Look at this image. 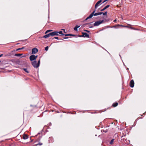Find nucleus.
I'll return each mask as SVG.
<instances>
[{
  "mask_svg": "<svg viewBox=\"0 0 146 146\" xmlns=\"http://www.w3.org/2000/svg\"><path fill=\"white\" fill-rule=\"evenodd\" d=\"M31 64L35 68H38L40 65V60L39 59L38 62L36 61H34L31 62Z\"/></svg>",
  "mask_w": 146,
  "mask_h": 146,
  "instance_id": "1",
  "label": "nucleus"
},
{
  "mask_svg": "<svg viewBox=\"0 0 146 146\" xmlns=\"http://www.w3.org/2000/svg\"><path fill=\"white\" fill-rule=\"evenodd\" d=\"M104 21V20H100L98 21L95 22L94 24V26H96L99 25L100 24H102Z\"/></svg>",
  "mask_w": 146,
  "mask_h": 146,
  "instance_id": "2",
  "label": "nucleus"
},
{
  "mask_svg": "<svg viewBox=\"0 0 146 146\" xmlns=\"http://www.w3.org/2000/svg\"><path fill=\"white\" fill-rule=\"evenodd\" d=\"M38 51V50L36 48H34L32 50V54H34L37 53Z\"/></svg>",
  "mask_w": 146,
  "mask_h": 146,
  "instance_id": "3",
  "label": "nucleus"
},
{
  "mask_svg": "<svg viewBox=\"0 0 146 146\" xmlns=\"http://www.w3.org/2000/svg\"><path fill=\"white\" fill-rule=\"evenodd\" d=\"M51 36H54L55 35L58 36L59 35L58 34L57 31H54L50 33Z\"/></svg>",
  "mask_w": 146,
  "mask_h": 146,
  "instance_id": "4",
  "label": "nucleus"
},
{
  "mask_svg": "<svg viewBox=\"0 0 146 146\" xmlns=\"http://www.w3.org/2000/svg\"><path fill=\"white\" fill-rule=\"evenodd\" d=\"M82 34L83 35V37H87V38H89V35L86 33L82 32Z\"/></svg>",
  "mask_w": 146,
  "mask_h": 146,
  "instance_id": "5",
  "label": "nucleus"
},
{
  "mask_svg": "<svg viewBox=\"0 0 146 146\" xmlns=\"http://www.w3.org/2000/svg\"><path fill=\"white\" fill-rule=\"evenodd\" d=\"M102 2V0H100L98 1L95 4V8L96 9L98 7L99 5V4Z\"/></svg>",
  "mask_w": 146,
  "mask_h": 146,
  "instance_id": "6",
  "label": "nucleus"
},
{
  "mask_svg": "<svg viewBox=\"0 0 146 146\" xmlns=\"http://www.w3.org/2000/svg\"><path fill=\"white\" fill-rule=\"evenodd\" d=\"M130 86L131 88H133L134 86V82L133 80H131L130 83Z\"/></svg>",
  "mask_w": 146,
  "mask_h": 146,
  "instance_id": "7",
  "label": "nucleus"
},
{
  "mask_svg": "<svg viewBox=\"0 0 146 146\" xmlns=\"http://www.w3.org/2000/svg\"><path fill=\"white\" fill-rule=\"evenodd\" d=\"M29 59L31 61H33L35 60H36L35 58V57L34 55H31L30 56Z\"/></svg>",
  "mask_w": 146,
  "mask_h": 146,
  "instance_id": "8",
  "label": "nucleus"
},
{
  "mask_svg": "<svg viewBox=\"0 0 146 146\" xmlns=\"http://www.w3.org/2000/svg\"><path fill=\"white\" fill-rule=\"evenodd\" d=\"M96 10H95L93 11V12L88 17V18L90 19L93 16H94V13L96 12Z\"/></svg>",
  "mask_w": 146,
  "mask_h": 146,
  "instance_id": "9",
  "label": "nucleus"
},
{
  "mask_svg": "<svg viewBox=\"0 0 146 146\" xmlns=\"http://www.w3.org/2000/svg\"><path fill=\"white\" fill-rule=\"evenodd\" d=\"M50 36H51V34L50 33L44 35L43 36V38H46L50 37Z\"/></svg>",
  "mask_w": 146,
  "mask_h": 146,
  "instance_id": "10",
  "label": "nucleus"
},
{
  "mask_svg": "<svg viewBox=\"0 0 146 146\" xmlns=\"http://www.w3.org/2000/svg\"><path fill=\"white\" fill-rule=\"evenodd\" d=\"M92 23H88L87 24L88 25V27L90 28H92L93 27L94 25L92 24Z\"/></svg>",
  "mask_w": 146,
  "mask_h": 146,
  "instance_id": "11",
  "label": "nucleus"
},
{
  "mask_svg": "<svg viewBox=\"0 0 146 146\" xmlns=\"http://www.w3.org/2000/svg\"><path fill=\"white\" fill-rule=\"evenodd\" d=\"M110 6V5H107V6H105L104 8L101 9L100 11H104V10H105V9H107Z\"/></svg>",
  "mask_w": 146,
  "mask_h": 146,
  "instance_id": "12",
  "label": "nucleus"
},
{
  "mask_svg": "<svg viewBox=\"0 0 146 146\" xmlns=\"http://www.w3.org/2000/svg\"><path fill=\"white\" fill-rule=\"evenodd\" d=\"M23 139H26L28 138V136L26 134H24L23 137Z\"/></svg>",
  "mask_w": 146,
  "mask_h": 146,
  "instance_id": "13",
  "label": "nucleus"
},
{
  "mask_svg": "<svg viewBox=\"0 0 146 146\" xmlns=\"http://www.w3.org/2000/svg\"><path fill=\"white\" fill-rule=\"evenodd\" d=\"M118 105V103L117 102L114 103L112 105V106L113 107H115L117 106Z\"/></svg>",
  "mask_w": 146,
  "mask_h": 146,
  "instance_id": "14",
  "label": "nucleus"
},
{
  "mask_svg": "<svg viewBox=\"0 0 146 146\" xmlns=\"http://www.w3.org/2000/svg\"><path fill=\"white\" fill-rule=\"evenodd\" d=\"M103 14V12H99L98 13H94V16H97L99 15H100Z\"/></svg>",
  "mask_w": 146,
  "mask_h": 146,
  "instance_id": "15",
  "label": "nucleus"
},
{
  "mask_svg": "<svg viewBox=\"0 0 146 146\" xmlns=\"http://www.w3.org/2000/svg\"><path fill=\"white\" fill-rule=\"evenodd\" d=\"M80 27V26L76 25L75 27L74 28V29L76 31H77V29Z\"/></svg>",
  "mask_w": 146,
  "mask_h": 146,
  "instance_id": "16",
  "label": "nucleus"
},
{
  "mask_svg": "<svg viewBox=\"0 0 146 146\" xmlns=\"http://www.w3.org/2000/svg\"><path fill=\"white\" fill-rule=\"evenodd\" d=\"M64 36H75V35H72L71 34H65L64 35Z\"/></svg>",
  "mask_w": 146,
  "mask_h": 146,
  "instance_id": "17",
  "label": "nucleus"
},
{
  "mask_svg": "<svg viewBox=\"0 0 146 146\" xmlns=\"http://www.w3.org/2000/svg\"><path fill=\"white\" fill-rule=\"evenodd\" d=\"M23 55L22 54H15V56H19Z\"/></svg>",
  "mask_w": 146,
  "mask_h": 146,
  "instance_id": "18",
  "label": "nucleus"
},
{
  "mask_svg": "<svg viewBox=\"0 0 146 146\" xmlns=\"http://www.w3.org/2000/svg\"><path fill=\"white\" fill-rule=\"evenodd\" d=\"M23 69L27 73H29V71L28 70L27 68H24Z\"/></svg>",
  "mask_w": 146,
  "mask_h": 146,
  "instance_id": "19",
  "label": "nucleus"
},
{
  "mask_svg": "<svg viewBox=\"0 0 146 146\" xmlns=\"http://www.w3.org/2000/svg\"><path fill=\"white\" fill-rule=\"evenodd\" d=\"M58 32V34L59 33L60 34L64 35L65 34H64L62 32V31H60L59 32Z\"/></svg>",
  "mask_w": 146,
  "mask_h": 146,
  "instance_id": "20",
  "label": "nucleus"
},
{
  "mask_svg": "<svg viewBox=\"0 0 146 146\" xmlns=\"http://www.w3.org/2000/svg\"><path fill=\"white\" fill-rule=\"evenodd\" d=\"M114 141V139H112L110 142V144H112L113 143V142Z\"/></svg>",
  "mask_w": 146,
  "mask_h": 146,
  "instance_id": "21",
  "label": "nucleus"
},
{
  "mask_svg": "<svg viewBox=\"0 0 146 146\" xmlns=\"http://www.w3.org/2000/svg\"><path fill=\"white\" fill-rule=\"evenodd\" d=\"M52 31V30H48L46 31V32L45 33V34H46L50 32H51Z\"/></svg>",
  "mask_w": 146,
  "mask_h": 146,
  "instance_id": "22",
  "label": "nucleus"
},
{
  "mask_svg": "<svg viewBox=\"0 0 146 146\" xmlns=\"http://www.w3.org/2000/svg\"><path fill=\"white\" fill-rule=\"evenodd\" d=\"M120 26V25H115V26H111V28H116V27H117V26Z\"/></svg>",
  "mask_w": 146,
  "mask_h": 146,
  "instance_id": "23",
  "label": "nucleus"
},
{
  "mask_svg": "<svg viewBox=\"0 0 146 146\" xmlns=\"http://www.w3.org/2000/svg\"><path fill=\"white\" fill-rule=\"evenodd\" d=\"M54 38H55V39H60L58 37H54ZM60 40H64L63 39H60Z\"/></svg>",
  "mask_w": 146,
  "mask_h": 146,
  "instance_id": "24",
  "label": "nucleus"
},
{
  "mask_svg": "<svg viewBox=\"0 0 146 146\" xmlns=\"http://www.w3.org/2000/svg\"><path fill=\"white\" fill-rule=\"evenodd\" d=\"M24 47H22L21 48H19L17 49L16 50H17V51L19 50H20L24 49Z\"/></svg>",
  "mask_w": 146,
  "mask_h": 146,
  "instance_id": "25",
  "label": "nucleus"
},
{
  "mask_svg": "<svg viewBox=\"0 0 146 146\" xmlns=\"http://www.w3.org/2000/svg\"><path fill=\"white\" fill-rule=\"evenodd\" d=\"M45 50L46 51H47L48 49V46H47L45 48Z\"/></svg>",
  "mask_w": 146,
  "mask_h": 146,
  "instance_id": "26",
  "label": "nucleus"
},
{
  "mask_svg": "<svg viewBox=\"0 0 146 146\" xmlns=\"http://www.w3.org/2000/svg\"><path fill=\"white\" fill-rule=\"evenodd\" d=\"M107 12H105L104 13H103V15H106V16L107 15Z\"/></svg>",
  "mask_w": 146,
  "mask_h": 146,
  "instance_id": "27",
  "label": "nucleus"
},
{
  "mask_svg": "<svg viewBox=\"0 0 146 146\" xmlns=\"http://www.w3.org/2000/svg\"><path fill=\"white\" fill-rule=\"evenodd\" d=\"M42 145V143H39L36 144L37 145Z\"/></svg>",
  "mask_w": 146,
  "mask_h": 146,
  "instance_id": "28",
  "label": "nucleus"
},
{
  "mask_svg": "<svg viewBox=\"0 0 146 146\" xmlns=\"http://www.w3.org/2000/svg\"><path fill=\"white\" fill-rule=\"evenodd\" d=\"M101 131H102V132H105V133H106V132H107V130H101Z\"/></svg>",
  "mask_w": 146,
  "mask_h": 146,
  "instance_id": "29",
  "label": "nucleus"
},
{
  "mask_svg": "<svg viewBox=\"0 0 146 146\" xmlns=\"http://www.w3.org/2000/svg\"><path fill=\"white\" fill-rule=\"evenodd\" d=\"M84 31L86 32L87 33H89L90 32V31H89L87 30H84Z\"/></svg>",
  "mask_w": 146,
  "mask_h": 146,
  "instance_id": "30",
  "label": "nucleus"
},
{
  "mask_svg": "<svg viewBox=\"0 0 146 146\" xmlns=\"http://www.w3.org/2000/svg\"><path fill=\"white\" fill-rule=\"evenodd\" d=\"M34 56H35V59H36L38 57V56L37 55L35 56L34 55Z\"/></svg>",
  "mask_w": 146,
  "mask_h": 146,
  "instance_id": "31",
  "label": "nucleus"
},
{
  "mask_svg": "<svg viewBox=\"0 0 146 146\" xmlns=\"http://www.w3.org/2000/svg\"><path fill=\"white\" fill-rule=\"evenodd\" d=\"M33 108H37V107L36 106H34V107H33Z\"/></svg>",
  "mask_w": 146,
  "mask_h": 146,
  "instance_id": "32",
  "label": "nucleus"
},
{
  "mask_svg": "<svg viewBox=\"0 0 146 146\" xmlns=\"http://www.w3.org/2000/svg\"><path fill=\"white\" fill-rule=\"evenodd\" d=\"M79 36L80 37H83L82 34V35H79Z\"/></svg>",
  "mask_w": 146,
  "mask_h": 146,
  "instance_id": "33",
  "label": "nucleus"
},
{
  "mask_svg": "<svg viewBox=\"0 0 146 146\" xmlns=\"http://www.w3.org/2000/svg\"><path fill=\"white\" fill-rule=\"evenodd\" d=\"M107 28H111V26H107Z\"/></svg>",
  "mask_w": 146,
  "mask_h": 146,
  "instance_id": "34",
  "label": "nucleus"
},
{
  "mask_svg": "<svg viewBox=\"0 0 146 146\" xmlns=\"http://www.w3.org/2000/svg\"><path fill=\"white\" fill-rule=\"evenodd\" d=\"M3 56V54H2L0 55V57H2Z\"/></svg>",
  "mask_w": 146,
  "mask_h": 146,
  "instance_id": "35",
  "label": "nucleus"
},
{
  "mask_svg": "<svg viewBox=\"0 0 146 146\" xmlns=\"http://www.w3.org/2000/svg\"><path fill=\"white\" fill-rule=\"evenodd\" d=\"M88 19H89V18H88V17L86 19H85V20H87Z\"/></svg>",
  "mask_w": 146,
  "mask_h": 146,
  "instance_id": "36",
  "label": "nucleus"
},
{
  "mask_svg": "<svg viewBox=\"0 0 146 146\" xmlns=\"http://www.w3.org/2000/svg\"><path fill=\"white\" fill-rule=\"evenodd\" d=\"M62 30H63L64 31V33H66V32H65V30L64 29H63Z\"/></svg>",
  "mask_w": 146,
  "mask_h": 146,
  "instance_id": "37",
  "label": "nucleus"
},
{
  "mask_svg": "<svg viewBox=\"0 0 146 146\" xmlns=\"http://www.w3.org/2000/svg\"><path fill=\"white\" fill-rule=\"evenodd\" d=\"M116 21V20L115 19L113 21V22H115Z\"/></svg>",
  "mask_w": 146,
  "mask_h": 146,
  "instance_id": "38",
  "label": "nucleus"
},
{
  "mask_svg": "<svg viewBox=\"0 0 146 146\" xmlns=\"http://www.w3.org/2000/svg\"><path fill=\"white\" fill-rule=\"evenodd\" d=\"M63 38L64 39H66L68 38V37H64Z\"/></svg>",
  "mask_w": 146,
  "mask_h": 146,
  "instance_id": "39",
  "label": "nucleus"
},
{
  "mask_svg": "<svg viewBox=\"0 0 146 146\" xmlns=\"http://www.w3.org/2000/svg\"><path fill=\"white\" fill-rule=\"evenodd\" d=\"M38 134H39V133H38V134H37L36 135H37Z\"/></svg>",
  "mask_w": 146,
  "mask_h": 146,
  "instance_id": "40",
  "label": "nucleus"
},
{
  "mask_svg": "<svg viewBox=\"0 0 146 146\" xmlns=\"http://www.w3.org/2000/svg\"><path fill=\"white\" fill-rule=\"evenodd\" d=\"M121 26H123L122 25H121Z\"/></svg>",
  "mask_w": 146,
  "mask_h": 146,
  "instance_id": "41",
  "label": "nucleus"
},
{
  "mask_svg": "<svg viewBox=\"0 0 146 146\" xmlns=\"http://www.w3.org/2000/svg\"><path fill=\"white\" fill-rule=\"evenodd\" d=\"M33 141V140H32L31 141V142H32V141Z\"/></svg>",
  "mask_w": 146,
  "mask_h": 146,
  "instance_id": "42",
  "label": "nucleus"
},
{
  "mask_svg": "<svg viewBox=\"0 0 146 146\" xmlns=\"http://www.w3.org/2000/svg\"><path fill=\"white\" fill-rule=\"evenodd\" d=\"M1 62V61L0 60V62Z\"/></svg>",
  "mask_w": 146,
  "mask_h": 146,
  "instance_id": "43",
  "label": "nucleus"
}]
</instances>
